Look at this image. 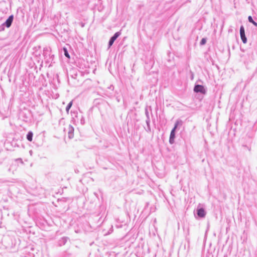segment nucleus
Returning <instances> with one entry per match:
<instances>
[{
  "label": "nucleus",
  "instance_id": "1",
  "mask_svg": "<svg viewBox=\"0 0 257 257\" xmlns=\"http://www.w3.org/2000/svg\"><path fill=\"white\" fill-rule=\"evenodd\" d=\"M194 91L195 92H200L203 94L206 93V90L204 86L201 85H196L195 86Z\"/></svg>",
  "mask_w": 257,
  "mask_h": 257
},
{
  "label": "nucleus",
  "instance_id": "2",
  "mask_svg": "<svg viewBox=\"0 0 257 257\" xmlns=\"http://www.w3.org/2000/svg\"><path fill=\"white\" fill-rule=\"evenodd\" d=\"M240 35L241 39L243 43H246L247 42V39L245 37V31L243 26H241L240 28Z\"/></svg>",
  "mask_w": 257,
  "mask_h": 257
},
{
  "label": "nucleus",
  "instance_id": "3",
  "mask_svg": "<svg viewBox=\"0 0 257 257\" xmlns=\"http://www.w3.org/2000/svg\"><path fill=\"white\" fill-rule=\"evenodd\" d=\"M178 124V122L176 123L174 127L173 128V129L172 130V131L171 132L170 137V142L171 143H172V141H173L175 138V130L176 129V128L177 127Z\"/></svg>",
  "mask_w": 257,
  "mask_h": 257
},
{
  "label": "nucleus",
  "instance_id": "4",
  "mask_svg": "<svg viewBox=\"0 0 257 257\" xmlns=\"http://www.w3.org/2000/svg\"><path fill=\"white\" fill-rule=\"evenodd\" d=\"M120 33L119 32L116 33L113 37L111 38L109 42V46L110 47L116 39V38L119 36Z\"/></svg>",
  "mask_w": 257,
  "mask_h": 257
},
{
  "label": "nucleus",
  "instance_id": "5",
  "mask_svg": "<svg viewBox=\"0 0 257 257\" xmlns=\"http://www.w3.org/2000/svg\"><path fill=\"white\" fill-rule=\"evenodd\" d=\"M13 19H14L13 16L11 15L7 20V21L5 22V25L7 28H9L11 26L12 23L13 21Z\"/></svg>",
  "mask_w": 257,
  "mask_h": 257
},
{
  "label": "nucleus",
  "instance_id": "6",
  "mask_svg": "<svg viewBox=\"0 0 257 257\" xmlns=\"http://www.w3.org/2000/svg\"><path fill=\"white\" fill-rule=\"evenodd\" d=\"M197 215L200 217H203L205 215V212L203 208H200L198 210Z\"/></svg>",
  "mask_w": 257,
  "mask_h": 257
},
{
  "label": "nucleus",
  "instance_id": "7",
  "mask_svg": "<svg viewBox=\"0 0 257 257\" xmlns=\"http://www.w3.org/2000/svg\"><path fill=\"white\" fill-rule=\"evenodd\" d=\"M68 137L70 139H72L74 137V128L71 126L69 127Z\"/></svg>",
  "mask_w": 257,
  "mask_h": 257
},
{
  "label": "nucleus",
  "instance_id": "8",
  "mask_svg": "<svg viewBox=\"0 0 257 257\" xmlns=\"http://www.w3.org/2000/svg\"><path fill=\"white\" fill-rule=\"evenodd\" d=\"M33 135V133L31 132H29L27 134V139L29 141L31 142L32 141Z\"/></svg>",
  "mask_w": 257,
  "mask_h": 257
},
{
  "label": "nucleus",
  "instance_id": "9",
  "mask_svg": "<svg viewBox=\"0 0 257 257\" xmlns=\"http://www.w3.org/2000/svg\"><path fill=\"white\" fill-rule=\"evenodd\" d=\"M63 50L64 51V54H65V56L67 57L68 58H70V55H69L68 52H67V50L66 48H63Z\"/></svg>",
  "mask_w": 257,
  "mask_h": 257
},
{
  "label": "nucleus",
  "instance_id": "10",
  "mask_svg": "<svg viewBox=\"0 0 257 257\" xmlns=\"http://www.w3.org/2000/svg\"><path fill=\"white\" fill-rule=\"evenodd\" d=\"M72 102L71 101L69 104L68 105H67V106L66 107V111L67 112H68L69 109L70 108V107H71L72 106Z\"/></svg>",
  "mask_w": 257,
  "mask_h": 257
},
{
  "label": "nucleus",
  "instance_id": "11",
  "mask_svg": "<svg viewBox=\"0 0 257 257\" xmlns=\"http://www.w3.org/2000/svg\"><path fill=\"white\" fill-rule=\"evenodd\" d=\"M206 39L203 38V39H202V40L200 42V44L204 45L206 43Z\"/></svg>",
  "mask_w": 257,
  "mask_h": 257
},
{
  "label": "nucleus",
  "instance_id": "12",
  "mask_svg": "<svg viewBox=\"0 0 257 257\" xmlns=\"http://www.w3.org/2000/svg\"><path fill=\"white\" fill-rule=\"evenodd\" d=\"M248 21H249V22H250V23H253V19H252V17L251 16H249L248 17Z\"/></svg>",
  "mask_w": 257,
  "mask_h": 257
},
{
  "label": "nucleus",
  "instance_id": "13",
  "mask_svg": "<svg viewBox=\"0 0 257 257\" xmlns=\"http://www.w3.org/2000/svg\"><path fill=\"white\" fill-rule=\"evenodd\" d=\"M254 26L257 27V23L253 21V23H251Z\"/></svg>",
  "mask_w": 257,
  "mask_h": 257
}]
</instances>
